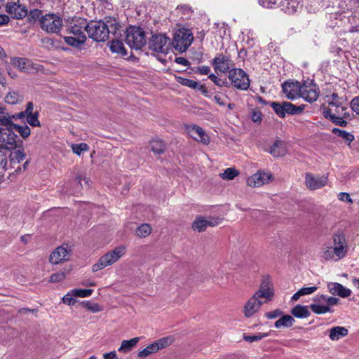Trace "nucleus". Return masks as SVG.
I'll return each instance as SVG.
<instances>
[{
    "label": "nucleus",
    "mask_w": 359,
    "mask_h": 359,
    "mask_svg": "<svg viewBox=\"0 0 359 359\" xmlns=\"http://www.w3.org/2000/svg\"><path fill=\"white\" fill-rule=\"evenodd\" d=\"M156 347V346L154 345V344L152 343L151 344L147 346L143 350L140 351L138 353V357H140V358H145V357H147L148 355H151L152 353H154L157 352L158 351H157Z\"/></svg>",
    "instance_id": "nucleus-46"
},
{
    "label": "nucleus",
    "mask_w": 359,
    "mask_h": 359,
    "mask_svg": "<svg viewBox=\"0 0 359 359\" xmlns=\"http://www.w3.org/2000/svg\"><path fill=\"white\" fill-rule=\"evenodd\" d=\"M11 158L13 161L20 163L25 159V154L23 151L18 149L11 153Z\"/></svg>",
    "instance_id": "nucleus-50"
},
{
    "label": "nucleus",
    "mask_w": 359,
    "mask_h": 359,
    "mask_svg": "<svg viewBox=\"0 0 359 359\" xmlns=\"http://www.w3.org/2000/svg\"><path fill=\"white\" fill-rule=\"evenodd\" d=\"M319 95V90L313 81L304 82L300 88V95L306 101L311 103L316 101Z\"/></svg>",
    "instance_id": "nucleus-11"
},
{
    "label": "nucleus",
    "mask_w": 359,
    "mask_h": 359,
    "mask_svg": "<svg viewBox=\"0 0 359 359\" xmlns=\"http://www.w3.org/2000/svg\"><path fill=\"white\" fill-rule=\"evenodd\" d=\"M126 252L125 246L121 245L115 248L103 256H102L98 262L93 265L92 270L93 272L98 271L104 269L108 266H111L118 261Z\"/></svg>",
    "instance_id": "nucleus-4"
},
{
    "label": "nucleus",
    "mask_w": 359,
    "mask_h": 359,
    "mask_svg": "<svg viewBox=\"0 0 359 359\" xmlns=\"http://www.w3.org/2000/svg\"><path fill=\"white\" fill-rule=\"evenodd\" d=\"M332 133L348 143H351L354 140V136L351 133L339 128H333Z\"/></svg>",
    "instance_id": "nucleus-40"
},
{
    "label": "nucleus",
    "mask_w": 359,
    "mask_h": 359,
    "mask_svg": "<svg viewBox=\"0 0 359 359\" xmlns=\"http://www.w3.org/2000/svg\"><path fill=\"white\" fill-rule=\"evenodd\" d=\"M338 199L341 201H345V202L348 203V204L353 203V200L351 198L349 194L346 193V192H340L338 194Z\"/></svg>",
    "instance_id": "nucleus-57"
},
{
    "label": "nucleus",
    "mask_w": 359,
    "mask_h": 359,
    "mask_svg": "<svg viewBox=\"0 0 359 359\" xmlns=\"http://www.w3.org/2000/svg\"><path fill=\"white\" fill-rule=\"evenodd\" d=\"M327 288L330 292L333 295H338L344 298L348 297L351 294V290L350 289L346 288L337 283H328Z\"/></svg>",
    "instance_id": "nucleus-24"
},
{
    "label": "nucleus",
    "mask_w": 359,
    "mask_h": 359,
    "mask_svg": "<svg viewBox=\"0 0 359 359\" xmlns=\"http://www.w3.org/2000/svg\"><path fill=\"white\" fill-rule=\"evenodd\" d=\"M187 134L194 140L208 144L210 142V137L205 133L203 129L195 124L187 125L185 126Z\"/></svg>",
    "instance_id": "nucleus-15"
},
{
    "label": "nucleus",
    "mask_w": 359,
    "mask_h": 359,
    "mask_svg": "<svg viewBox=\"0 0 359 359\" xmlns=\"http://www.w3.org/2000/svg\"><path fill=\"white\" fill-rule=\"evenodd\" d=\"M221 222L219 217L204 218L202 216H198L192 223V228L198 232L204 231L208 226H215Z\"/></svg>",
    "instance_id": "nucleus-16"
},
{
    "label": "nucleus",
    "mask_w": 359,
    "mask_h": 359,
    "mask_svg": "<svg viewBox=\"0 0 359 359\" xmlns=\"http://www.w3.org/2000/svg\"><path fill=\"white\" fill-rule=\"evenodd\" d=\"M270 153L276 157L284 156L287 153L285 143L281 140H276L271 147Z\"/></svg>",
    "instance_id": "nucleus-28"
},
{
    "label": "nucleus",
    "mask_w": 359,
    "mask_h": 359,
    "mask_svg": "<svg viewBox=\"0 0 359 359\" xmlns=\"http://www.w3.org/2000/svg\"><path fill=\"white\" fill-rule=\"evenodd\" d=\"M348 333V330L341 326H336L329 330V337L332 341H337L346 337Z\"/></svg>",
    "instance_id": "nucleus-26"
},
{
    "label": "nucleus",
    "mask_w": 359,
    "mask_h": 359,
    "mask_svg": "<svg viewBox=\"0 0 359 359\" xmlns=\"http://www.w3.org/2000/svg\"><path fill=\"white\" fill-rule=\"evenodd\" d=\"M74 297L75 296L73 294V292L71 290L62 298V303L69 306L74 305L76 302Z\"/></svg>",
    "instance_id": "nucleus-51"
},
{
    "label": "nucleus",
    "mask_w": 359,
    "mask_h": 359,
    "mask_svg": "<svg viewBox=\"0 0 359 359\" xmlns=\"http://www.w3.org/2000/svg\"><path fill=\"white\" fill-rule=\"evenodd\" d=\"M317 289L316 286L302 287L293 294L292 299L297 301L302 296L311 294L316 292Z\"/></svg>",
    "instance_id": "nucleus-35"
},
{
    "label": "nucleus",
    "mask_w": 359,
    "mask_h": 359,
    "mask_svg": "<svg viewBox=\"0 0 359 359\" xmlns=\"http://www.w3.org/2000/svg\"><path fill=\"white\" fill-rule=\"evenodd\" d=\"M280 0H258V3L264 8H273L278 5Z\"/></svg>",
    "instance_id": "nucleus-54"
},
{
    "label": "nucleus",
    "mask_w": 359,
    "mask_h": 359,
    "mask_svg": "<svg viewBox=\"0 0 359 359\" xmlns=\"http://www.w3.org/2000/svg\"><path fill=\"white\" fill-rule=\"evenodd\" d=\"M208 78L217 86L222 87L225 86L226 82L222 81L221 79H219L215 74H210Z\"/></svg>",
    "instance_id": "nucleus-56"
},
{
    "label": "nucleus",
    "mask_w": 359,
    "mask_h": 359,
    "mask_svg": "<svg viewBox=\"0 0 359 359\" xmlns=\"http://www.w3.org/2000/svg\"><path fill=\"white\" fill-rule=\"evenodd\" d=\"M13 18L22 19L27 15V9L19 4V0H12L6 8Z\"/></svg>",
    "instance_id": "nucleus-21"
},
{
    "label": "nucleus",
    "mask_w": 359,
    "mask_h": 359,
    "mask_svg": "<svg viewBox=\"0 0 359 359\" xmlns=\"http://www.w3.org/2000/svg\"><path fill=\"white\" fill-rule=\"evenodd\" d=\"M251 118L255 123H260L262 121V113L259 111H253Z\"/></svg>",
    "instance_id": "nucleus-60"
},
{
    "label": "nucleus",
    "mask_w": 359,
    "mask_h": 359,
    "mask_svg": "<svg viewBox=\"0 0 359 359\" xmlns=\"http://www.w3.org/2000/svg\"><path fill=\"white\" fill-rule=\"evenodd\" d=\"M238 171L234 168H226L223 173L219 174V176L223 180H231L238 176Z\"/></svg>",
    "instance_id": "nucleus-41"
},
{
    "label": "nucleus",
    "mask_w": 359,
    "mask_h": 359,
    "mask_svg": "<svg viewBox=\"0 0 359 359\" xmlns=\"http://www.w3.org/2000/svg\"><path fill=\"white\" fill-rule=\"evenodd\" d=\"M334 249L332 246H325L323 248L321 257L326 260H333L338 261L340 260V258H337V256L335 255V252H334Z\"/></svg>",
    "instance_id": "nucleus-33"
},
{
    "label": "nucleus",
    "mask_w": 359,
    "mask_h": 359,
    "mask_svg": "<svg viewBox=\"0 0 359 359\" xmlns=\"http://www.w3.org/2000/svg\"><path fill=\"white\" fill-rule=\"evenodd\" d=\"M126 43L133 49H141L146 43L144 32L139 27H130L127 29Z\"/></svg>",
    "instance_id": "nucleus-6"
},
{
    "label": "nucleus",
    "mask_w": 359,
    "mask_h": 359,
    "mask_svg": "<svg viewBox=\"0 0 359 359\" xmlns=\"http://www.w3.org/2000/svg\"><path fill=\"white\" fill-rule=\"evenodd\" d=\"M41 15V12L40 10L36 8V9H33L30 11V16L35 19V18H39L40 17V15Z\"/></svg>",
    "instance_id": "nucleus-64"
},
{
    "label": "nucleus",
    "mask_w": 359,
    "mask_h": 359,
    "mask_svg": "<svg viewBox=\"0 0 359 359\" xmlns=\"http://www.w3.org/2000/svg\"><path fill=\"white\" fill-rule=\"evenodd\" d=\"M351 107L353 111L359 115V96L354 97L351 102Z\"/></svg>",
    "instance_id": "nucleus-58"
},
{
    "label": "nucleus",
    "mask_w": 359,
    "mask_h": 359,
    "mask_svg": "<svg viewBox=\"0 0 359 359\" xmlns=\"http://www.w3.org/2000/svg\"><path fill=\"white\" fill-rule=\"evenodd\" d=\"M333 246L335 252V255L337 258L343 259L347 253L348 247L345 236L342 233H336L333 236Z\"/></svg>",
    "instance_id": "nucleus-17"
},
{
    "label": "nucleus",
    "mask_w": 359,
    "mask_h": 359,
    "mask_svg": "<svg viewBox=\"0 0 359 359\" xmlns=\"http://www.w3.org/2000/svg\"><path fill=\"white\" fill-rule=\"evenodd\" d=\"M173 342V339L172 337H163L158 341L154 342V345L156 346L157 351L164 348L166 346L170 345Z\"/></svg>",
    "instance_id": "nucleus-42"
},
{
    "label": "nucleus",
    "mask_w": 359,
    "mask_h": 359,
    "mask_svg": "<svg viewBox=\"0 0 359 359\" xmlns=\"http://www.w3.org/2000/svg\"><path fill=\"white\" fill-rule=\"evenodd\" d=\"M149 46L153 51L166 54L170 49V40L164 34L154 35L149 42Z\"/></svg>",
    "instance_id": "nucleus-10"
},
{
    "label": "nucleus",
    "mask_w": 359,
    "mask_h": 359,
    "mask_svg": "<svg viewBox=\"0 0 359 359\" xmlns=\"http://www.w3.org/2000/svg\"><path fill=\"white\" fill-rule=\"evenodd\" d=\"M70 257V249L67 246L62 245L57 248L51 252L49 260L53 264H57L62 262L69 260Z\"/></svg>",
    "instance_id": "nucleus-19"
},
{
    "label": "nucleus",
    "mask_w": 359,
    "mask_h": 359,
    "mask_svg": "<svg viewBox=\"0 0 359 359\" xmlns=\"http://www.w3.org/2000/svg\"><path fill=\"white\" fill-rule=\"evenodd\" d=\"M271 107L273 108L276 114L280 118H284L286 114L292 115L299 114L303 111L304 109V105L297 107L291 102H273L271 103Z\"/></svg>",
    "instance_id": "nucleus-7"
},
{
    "label": "nucleus",
    "mask_w": 359,
    "mask_h": 359,
    "mask_svg": "<svg viewBox=\"0 0 359 359\" xmlns=\"http://www.w3.org/2000/svg\"><path fill=\"white\" fill-rule=\"evenodd\" d=\"M268 336L267 333H258L255 335L252 336H244L243 339L248 342H253L255 341L261 340L262 339Z\"/></svg>",
    "instance_id": "nucleus-53"
},
{
    "label": "nucleus",
    "mask_w": 359,
    "mask_h": 359,
    "mask_svg": "<svg viewBox=\"0 0 359 359\" xmlns=\"http://www.w3.org/2000/svg\"><path fill=\"white\" fill-rule=\"evenodd\" d=\"M253 295L259 299L260 298L266 299L268 301L272 299L274 295V291L273 284L269 277L266 276L263 278L259 289L256 291Z\"/></svg>",
    "instance_id": "nucleus-14"
},
{
    "label": "nucleus",
    "mask_w": 359,
    "mask_h": 359,
    "mask_svg": "<svg viewBox=\"0 0 359 359\" xmlns=\"http://www.w3.org/2000/svg\"><path fill=\"white\" fill-rule=\"evenodd\" d=\"M292 314L297 318H306L309 316V311L306 306L297 305L292 310Z\"/></svg>",
    "instance_id": "nucleus-36"
},
{
    "label": "nucleus",
    "mask_w": 359,
    "mask_h": 359,
    "mask_svg": "<svg viewBox=\"0 0 359 359\" xmlns=\"http://www.w3.org/2000/svg\"><path fill=\"white\" fill-rule=\"evenodd\" d=\"M229 79L231 84L239 90H247L250 86V80L247 74L241 69L234 68L229 71Z\"/></svg>",
    "instance_id": "nucleus-8"
},
{
    "label": "nucleus",
    "mask_w": 359,
    "mask_h": 359,
    "mask_svg": "<svg viewBox=\"0 0 359 359\" xmlns=\"http://www.w3.org/2000/svg\"><path fill=\"white\" fill-rule=\"evenodd\" d=\"M109 48L113 53L121 54L123 56L127 55V52L121 41L116 40L111 41Z\"/></svg>",
    "instance_id": "nucleus-34"
},
{
    "label": "nucleus",
    "mask_w": 359,
    "mask_h": 359,
    "mask_svg": "<svg viewBox=\"0 0 359 359\" xmlns=\"http://www.w3.org/2000/svg\"><path fill=\"white\" fill-rule=\"evenodd\" d=\"M83 306L89 311L93 313H97L102 311L101 306L97 304L90 303V302H83Z\"/></svg>",
    "instance_id": "nucleus-52"
},
{
    "label": "nucleus",
    "mask_w": 359,
    "mask_h": 359,
    "mask_svg": "<svg viewBox=\"0 0 359 359\" xmlns=\"http://www.w3.org/2000/svg\"><path fill=\"white\" fill-rule=\"evenodd\" d=\"M73 292V294H74L75 297H89L93 293V290L91 289H74L72 290Z\"/></svg>",
    "instance_id": "nucleus-49"
},
{
    "label": "nucleus",
    "mask_w": 359,
    "mask_h": 359,
    "mask_svg": "<svg viewBox=\"0 0 359 359\" xmlns=\"http://www.w3.org/2000/svg\"><path fill=\"white\" fill-rule=\"evenodd\" d=\"M327 106L323 109V116L339 126L345 127L346 120H351L352 114L344 105L341 99L335 93L327 97Z\"/></svg>",
    "instance_id": "nucleus-1"
},
{
    "label": "nucleus",
    "mask_w": 359,
    "mask_h": 359,
    "mask_svg": "<svg viewBox=\"0 0 359 359\" xmlns=\"http://www.w3.org/2000/svg\"><path fill=\"white\" fill-rule=\"evenodd\" d=\"M76 180L81 187L88 188L90 187V179L83 172H80L77 175Z\"/></svg>",
    "instance_id": "nucleus-48"
},
{
    "label": "nucleus",
    "mask_w": 359,
    "mask_h": 359,
    "mask_svg": "<svg viewBox=\"0 0 359 359\" xmlns=\"http://www.w3.org/2000/svg\"><path fill=\"white\" fill-rule=\"evenodd\" d=\"M151 233V227L148 224H142L135 231V234L140 238H146Z\"/></svg>",
    "instance_id": "nucleus-37"
},
{
    "label": "nucleus",
    "mask_w": 359,
    "mask_h": 359,
    "mask_svg": "<svg viewBox=\"0 0 359 359\" xmlns=\"http://www.w3.org/2000/svg\"><path fill=\"white\" fill-rule=\"evenodd\" d=\"M23 100V95L18 91L10 90L5 96V102L10 104H16Z\"/></svg>",
    "instance_id": "nucleus-30"
},
{
    "label": "nucleus",
    "mask_w": 359,
    "mask_h": 359,
    "mask_svg": "<svg viewBox=\"0 0 359 359\" xmlns=\"http://www.w3.org/2000/svg\"><path fill=\"white\" fill-rule=\"evenodd\" d=\"M87 26L88 23L85 19L73 20L67 30L68 35L64 36L65 41L69 46L80 47L86 40L85 31L87 32Z\"/></svg>",
    "instance_id": "nucleus-3"
},
{
    "label": "nucleus",
    "mask_w": 359,
    "mask_h": 359,
    "mask_svg": "<svg viewBox=\"0 0 359 359\" xmlns=\"http://www.w3.org/2000/svg\"><path fill=\"white\" fill-rule=\"evenodd\" d=\"M151 150L155 154H162L165 150V145L161 140H154L150 142Z\"/></svg>",
    "instance_id": "nucleus-39"
},
{
    "label": "nucleus",
    "mask_w": 359,
    "mask_h": 359,
    "mask_svg": "<svg viewBox=\"0 0 359 359\" xmlns=\"http://www.w3.org/2000/svg\"><path fill=\"white\" fill-rule=\"evenodd\" d=\"M41 27L50 33H58L62 26V19L55 14H46L40 19Z\"/></svg>",
    "instance_id": "nucleus-9"
},
{
    "label": "nucleus",
    "mask_w": 359,
    "mask_h": 359,
    "mask_svg": "<svg viewBox=\"0 0 359 359\" xmlns=\"http://www.w3.org/2000/svg\"><path fill=\"white\" fill-rule=\"evenodd\" d=\"M39 113L35 111L33 114L27 116V123L33 127H39L41 126L40 121H39Z\"/></svg>",
    "instance_id": "nucleus-47"
},
{
    "label": "nucleus",
    "mask_w": 359,
    "mask_h": 359,
    "mask_svg": "<svg viewBox=\"0 0 359 359\" xmlns=\"http://www.w3.org/2000/svg\"><path fill=\"white\" fill-rule=\"evenodd\" d=\"M282 314V311L279 309H276L274 311H272L271 312H268L266 313V317L269 319H274L279 316H280Z\"/></svg>",
    "instance_id": "nucleus-59"
},
{
    "label": "nucleus",
    "mask_w": 359,
    "mask_h": 359,
    "mask_svg": "<svg viewBox=\"0 0 359 359\" xmlns=\"http://www.w3.org/2000/svg\"><path fill=\"white\" fill-rule=\"evenodd\" d=\"M273 176L270 172L264 171H257L247 179V185L250 187H259L264 184L269 183L272 180Z\"/></svg>",
    "instance_id": "nucleus-13"
},
{
    "label": "nucleus",
    "mask_w": 359,
    "mask_h": 359,
    "mask_svg": "<svg viewBox=\"0 0 359 359\" xmlns=\"http://www.w3.org/2000/svg\"><path fill=\"white\" fill-rule=\"evenodd\" d=\"M11 64L21 72H27L29 71L31 62L26 58L13 57L11 60Z\"/></svg>",
    "instance_id": "nucleus-27"
},
{
    "label": "nucleus",
    "mask_w": 359,
    "mask_h": 359,
    "mask_svg": "<svg viewBox=\"0 0 359 359\" xmlns=\"http://www.w3.org/2000/svg\"><path fill=\"white\" fill-rule=\"evenodd\" d=\"M216 73H226L232 66L229 57L223 54H217L212 61Z\"/></svg>",
    "instance_id": "nucleus-18"
},
{
    "label": "nucleus",
    "mask_w": 359,
    "mask_h": 359,
    "mask_svg": "<svg viewBox=\"0 0 359 359\" xmlns=\"http://www.w3.org/2000/svg\"><path fill=\"white\" fill-rule=\"evenodd\" d=\"M104 359H118L116 353L115 351H111L106 353L103 355Z\"/></svg>",
    "instance_id": "nucleus-63"
},
{
    "label": "nucleus",
    "mask_w": 359,
    "mask_h": 359,
    "mask_svg": "<svg viewBox=\"0 0 359 359\" xmlns=\"http://www.w3.org/2000/svg\"><path fill=\"white\" fill-rule=\"evenodd\" d=\"M140 341V337H135L130 340H123L121 342L118 351L123 353H126L130 351Z\"/></svg>",
    "instance_id": "nucleus-29"
},
{
    "label": "nucleus",
    "mask_w": 359,
    "mask_h": 359,
    "mask_svg": "<svg viewBox=\"0 0 359 359\" xmlns=\"http://www.w3.org/2000/svg\"><path fill=\"white\" fill-rule=\"evenodd\" d=\"M315 303L310 305V309L316 314H324L331 311L330 308L326 306L325 303L319 301H314Z\"/></svg>",
    "instance_id": "nucleus-31"
},
{
    "label": "nucleus",
    "mask_w": 359,
    "mask_h": 359,
    "mask_svg": "<svg viewBox=\"0 0 359 359\" xmlns=\"http://www.w3.org/2000/svg\"><path fill=\"white\" fill-rule=\"evenodd\" d=\"M65 278V273L64 272H57L53 273L50 277V282L58 283L61 282Z\"/></svg>",
    "instance_id": "nucleus-55"
},
{
    "label": "nucleus",
    "mask_w": 359,
    "mask_h": 359,
    "mask_svg": "<svg viewBox=\"0 0 359 359\" xmlns=\"http://www.w3.org/2000/svg\"><path fill=\"white\" fill-rule=\"evenodd\" d=\"M15 118L14 115L10 116L8 113H4L3 111V114H0V125L2 126L6 127L7 130L9 132V136H12L11 142H8L9 144H13L15 142V140L13 137L15 134L12 133L13 130L15 123H13V119Z\"/></svg>",
    "instance_id": "nucleus-23"
},
{
    "label": "nucleus",
    "mask_w": 359,
    "mask_h": 359,
    "mask_svg": "<svg viewBox=\"0 0 359 359\" xmlns=\"http://www.w3.org/2000/svg\"><path fill=\"white\" fill-rule=\"evenodd\" d=\"M327 183V178L325 176H315L307 172L305 175L306 187L310 190H316L325 187Z\"/></svg>",
    "instance_id": "nucleus-20"
},
{
    "label": "nucleus",
    "mask_w": 359,
    "mask_h": 359,
    "mask_svg": "<svg viewBox=\"0 0 359 359\" xmlns=\"http://www.w3.org/2000/svg\"><path fill=\"white\" fill-rule=\"evenodd\" d=\"M194 40L191 31L181 28L175 32L172 39V45L175 50L182 53L187 50Z\"/></svg>",
    "instance_id": "nucleus-5"
},
{
    "label": "nucleus",
    "mask_w": 359,
    "mask_h": 359,
    "mask_svg": "<svg viewBox=\"0 0 359 359\" xmlns=\"http://www.w3.org/2000/svg\"><path fill=\"white\" fill-rule=\"evenodd\" d=\"M116 20L109 18L107 22L91 21L88 23L87 33L88 36L96 41H104L109 38L110 33L115 34L119 28Z\"/></svg>",
    "instance_id": "nucleus-2"
},
{
    "label": "nucleus",
    "mask_w": 359,
    "mask_h": 359,
    "mask_svg": "<svg viewBox=\"0 0 359 359\" xmlns=\"http://www.w3.org/2000/svg\"><path fill=\"white\" fill-rule=\"evenodd\" d=\"M314 301H319L320 302L325 303L326 306H328L330 308L331 306H334L337 304L338 299L332 297H327L325 295H317Z\"/></svg>",
    "instance_id": "nucleus-38"
},
{
    "label": "nucleus",
    "mask_w": 359,
    "mask_h": 359,
    "mask_svg": "<svg viewBox=\"0 0 359 359\" xmlns=\"http://www.w3.org/2000/svg\"><path fill=\"white\" fill-rule=\"evenodd\" d=\"M262 304L263 303L260 299L255 295H252L248 299L243 307L242 312L244 316L247 318L255 316L256 314L259 312Z\"/></svg>",
    "instance_id": "nucleus-12"
},
{
    "label": "nucleus",
    "mask_w": 359,
    "mask_h": 359,
    "mask_svg": "<svg viewBox=\"0 0 359 359\" xmlns=\"http://www.w3.org/2000/svg\"><path fill=\"white\" fill-rule=\"evenodd\" d=\"M34 104L32 102L27 104L26 109L24 111L27 116L33 114Z\"/></svg>",
    "instance_id": "nucleus-62"
},
{
    "label": "nucleus",
    "mask_w": 359,
    "mask_h": 359,
    "mask_svg": "<svg viewBox=\"0 0 359 359\" xmlns=\"http://www.w3.org/2000/svg\"><path fill=\"white\" fill-rule=\"evenodd\" d=\"M301 86L298 82L286 81L282 85L283 92L285 97L290 100H294L299 97Z\"/></svg>",
    "instance_id": "nucleus-22"
},
{
    "label": "nucleus",
    "mask_w": 359,
    "mask_h": 359,
    "mask_svg": "<svg viewBox=\"0 0 359 359\" xmlns=\"http://www.w3.org/2000/svg\"><path fill=\"white\" fill-rule=\"evenodd\" d=\"M294 323V319L290 315H284L280 319L276 321L275 327L276 328L289 327Z\"/></svg>",
    "instance_id": "nucleus-32"
},
{
    "label": "nucleus",
    "mask_w": 359,
    "mask_h": 359,
    "mask_svg": "<svg viewBox=\"0 0 359 359\" xmlns=\"http://www.w3.org/2000/svg\"><path fill=\"white\" fill-rule=\"evenodd\" d=\"M71 148L74 154L80 156L83 152L89 149V146L86 143L72 144Z\"/></svg>",
    "instance_id": "nucleus-43"
},
{
    "label": "nucleus",
    "mask_w": 359,
    "mask_h": 359,
    "mask_svg": "<svg viewBox=\"0 0 359 359\" xmlns=\"http://www.w3.org/2000/svg\"><path fill=\"white\" fill-rule=\"evenodd\" d=\"M13 130H15L17 132H18L20 136L23 138L28 137L31 133L30 128L27 125L19 126L15 124Z\"/></svg>",
    "instance_id": "nucleus-44"
},
{
    "label": "nucleus",
    "mask_w": 359,
    "mask_h": 359,
    "mask_svg": "<svg viewBox=\"0 0 359 359\" xmlns=\"http://www.w3.org/2000/svg\"><path fill=\"white\" fill-rule=\"evenodd\" d=\"M196 72L202 75H208L210 72V68L208 66L203 65L198 67Z\"/></svg>",
    "instance_id": "nucleus-61"
},
{
    "label": "nucleus",
    "mask_w": 359,
    "mask_h": 359,
    "mask_svg": "<svg viewBox=\"0 0 359 359\" xmlns=\"http://www.w3.org/2000/svg\"><path fill=\"white\" fill-rule=\"evenodd\" d=\"M278 6L283 11L288 14L294 13L302 7L295 0H280Z\"/></svg>",
    "instance_id": "nucleus-25"
},
{
    "label": "nucleus",
    "mask_w": 359,
    "mask_h": 359,
    "mask_svg": "<svg viewBox=\"0 0 359 359\" xmlns=\"http://www.w3.org/2000/svg\"><path fill=\"white\" fill-rule=\"evenodd\" d=\"M177 81L180 84H182L184 86L191 88L192 89H197L198 87L199 86L198 83L194 80H191V79H186V78H183V77H178Z\"/></svg>",
    "instance_id": "nucleus-45"
}]
</instances>
